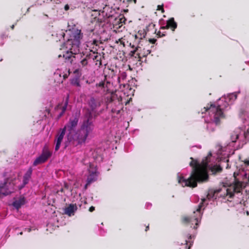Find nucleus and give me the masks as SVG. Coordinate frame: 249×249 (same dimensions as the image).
<instances>
[{"label":"nucleus","instance_id":"1","mask_svg":"<svg viewBox=\"0 0 249 249\" xmlns=\"http://www.w3.org/2000/svg\"><path fill=\"white\" fill-rule=\"evenodd\" d=\"M212 153L209 152L208 156L203 159L201 163L192 157L189 165L192 167V170L189 178H185L182 176L178 178V182L183 187H189L195 188L197 185V183L206 182L209 179L208 173V164L210 162Z\"/></svg>","mask_w":249,"mask_h":249},{"label":"nucleus","instance_id":"2","mask_svg":"<svg viewBox=\"0 0 249 249\" xmlns=\"http://www.w3.org/2000/svg\"><path fill=\"white\" fill-rule=\"evenodd\" d=\"M83 37L81 30L73 29L71 31L70 38L68 39L65 45L69 50L64 52L63 54H59L58 58L63 57L65 62L72 64L76 57L80 56V54L76 55V52H78L80 40Z\"/></svg>","mask_w":249,"mask_h":249},{"label":"nucleus","instance_id":"3","mask_svg":"<svg viewBox=\"0 0 249 249\" xmlns=\"http://www.w3.org/2000/svg\"><path fill=\"white\" fill-rule=\"evenodd\" d=\"M88 136L79 129L77 133L74 132L72 135L71 133L67 135V141L66 143L68 142L73 146H76L85 143Z\"/></svg>","mask_w":249,"mask_h":249},{"label":"nucleus","instance_id":"4","mask_svg":"<svg viewBox=\"0 0 249 249\" xmlns=\"http://www.w3.org/2000/svg\"><path fill=\"white\" fill-rule=\"evenodd\" d=\"M206 112L213 114V122L215 125H219L220 124V119L224 118L223 112L219 106H215L213 104H208L204 107V111H202V113Z\"/></svg>","mask_w":249,"mask_h":249},{"label":"nucleus","instance_id":"5","mask_svg":"<svg viewBox=\"0 0 249 249\" xmlns=\"http://www.w3.org/2000/svg\"><path fill=\"white\" fill-rule=\"evenodd\" d=\"M108 103H112L116 107H112L111 109V112L113 113H116L117 114H120L121 110L123 109V106L122 103V96L119 94V93H112L111 96L107 99Z\"/></svg>","mask_w":249,"mask_h":249},{"label":"nucleus","instance_id":"6","mask_svg":"<svg viewBox=\"0 0 249 249\" xmlns=\"http://www.w3.org/2000/svg\"><path fill=\"white\" fill-rule=\"evenodd\" d=\"M15 179V178L10 179L7 178L3 183L0 184V197L2 196H7L14 192L15 190L14 181Z\"/></svg>","mask_w":249,"mask_h":249},{"label":"nucleus","instance_id":"7","mask_svg":"<svg viewBox=\"0 0 249 249\" xmlns=\"http://www.w3.org/2000/svg\"><path fill=\"white\" fill-rule=\"evenodd\" d=\"M203 203L200 204L196 211L194 212L193 215L192 216H185L182 218V222L185 224L195 222L196 225H198V220L201 217V209Z\"/></svg>","mask_w":249,"mask_h":249},{"label":"nucleus","instance_id":"8","mask_svg":"<svg viewBox=\"0 0 249 249\" xmlns=\"http://www.w3.org/2000/svg\"><path fill=\"white\" fill-rule=\"evenodd\" d=\"M52 153L47 147L43 149L41 154L37 157L34 161L33 165L36 166L38 164L44 163L51 156Z\"/></svg>","mask_w":249,"mask_h":249},{"label":"nucleus","instance_id":"9","mask_svg":"<svg viewBox=\"0 0 249 249\" xmlns=\"http://www.w3.org/2000/svg\"><path fill=\"white\" fill-rule=\"evenodd\" d=\"M92 116L90 113L88 118L83 121L80 129L85 132L88 135L91 133L94 128V125L91 121Z\"/></svg>","mask_w":249,"mask_h":249},{"label":"nucleus","instance_id":"10","mask_svg":"<svg viewBox=\"0 0 249 249\" xmlns=\"http://www.w3.org/2000/svg\"><path fill=\"white\" fill-rule=\"evenodd\" d=\"M79 119L77 117L75 116L74 117L70 118L69 122L65 125L63 129H65V131L67 130L68 133H70L72 135L75 132V128L77 125Z\"/></svg>","mask_w":249,"mask_h":249},{"label":"nucleus","instance_id":"11","mask_svg":"<svg viewBox=\"0 0 249 249\" xmlns=\"http://www.w3.org/2000/svg\"><path fill=\"white\" fill-rule=\"evenodd\" d=\"M242 186L239 182L235 183L232 186H231L229 188H227L226 196H229L230 198H232L234 193H240L242 190Z\"/></svg>","mask_w":249,"mask_h":249},{"label":"nucleus","instance_id":"12","mask_svg":"<svg viewBox=\"0 0 249 249\" xmlns=\"http://www.w3.org/2000/svg\"><path fill=\"white\" fill-rule=\"evenodd\" d=\"M66 131L65 129H60L57 132V133L55 136V142H56L55 146V150L57 151L60 146L61 143L63 139L64 136L65 134Z\"/></svg>","mask_w":249,"mask_h":249},{"label":"nucleus","instance_id":"13","mask_svg":"<svg viewBox=\"0 0 249 249\" xmlns=\"http://www.w3.org/2000/svg\"><path fill=\"white\" fill-rule=\"evenodd\" d=\"M68 101L69 96H68L63 105H62V104H59L55 107L54 109L55 111H57L59 109L61 110V112L59 113L57 117L58 119L61 118L66 111L68 104Z\"/></svg>","mask_w":249,"mask_h":249},{"label":"nucleus","instance_id":"14","mask_svg":"<svg viewBox=\"0 0 249 249\" xmlns=\"http://www.w3.org/2000/svg\"><path fill=\"white\" fill-rule=\"evenodd\" d=\"M77 54H80L81 55L80 56H78V57H76L74 60V62L72 63H75V60L76 59H80V64L79 66H82L83 67H85L87 66L88 64V60L90 58V56H91V54L90 53L87 54L85 57H83L82 54L78 53L77 52H76V55Z\"/></svg>","mask_w":249,"mask_h":249},{"label":"nucleus","instance_id":"15","mask_svg":"<svg viewBox=\"0 0 249 249\" xmlns=\"http://www.w3.org/2000/svg\"><path fill=\"white\" fill-rule=\"evenodd\" d=\"M177 28V23L175 22L174 18H171L167 20L166 25L165 26H161L160 29H170L172 31H174Z\"/></svg>","mask_w":249,"mask_h":249},{"label":"nucleus","instance_id":"16","mask_svg":"<svg viewBox=\"0 0 249 249\" xmlns=\"http://www.w3.org/2000/svg\"><path fill=\"white\" fill-rule=\"evenodd\" d=\"M32 172L33 169L31 167H30L29 168L26 173L24 175L23 178V184L21 186L19 187V189H21L25 186V185L28 183L29 180L31 178Z\"/></svg>","mask_w":249,"mask_h":249},{"label":"nucleus","instance_id":"17","mask_svg":"<svg viewBox=\"0 0 249 249\" xmlns=\"http://www.w3.org/2000/svg\"><path fill=\"white\" fill-rule=\"evenodd\" d=\"M88 105L92 111L100 106V103L99 100L94 98L93 97H90L88 102Z\"/></svg>","mask_w":249,"mask_h":249},{"label":"nucleus","instance_id":"18","mask_svg":"<svg viewBox=\"0 0 249 249\" xmlns=\"http://www.w3.org/2000/svg\"><path fill=\"white\" fill-rule=\"evenodd\" d=\"M222 191L221 188H218L216 189H209L207 197L208 199H210L212 198L216 199L218 194Z\"/></svg>","mask_w":249,"mask_h":249},{"label":"nucleus","instance_id":"19","mask_svg":"<svg viewBox=\"0 0 249 249\" xmlns=\"http://www.w3.org/2000/svg\"><path fill=\"white\" fill-rule=\"evenodd\" d=\"M77 210L76 204H71L64 209V213L69 216L74 214L75 211Z\"/></svg>","mask_w":249,"mask_h":249},{"label":"nucleus","instance_id":"20","mask_svg":"<svg viewBox=\"0 0 249 249\" xmlns=\"http://www.w3.org/2000/svg\"><path fill=\"white\" fill-rule=\"evenodd\" d=\"M241 133V131L238 129L232 131L230 134V139L232 142H235L237 139H239V136Z\"/></svg>","mask_w":249,"mask_h":249},{"label":"nucleus","instance_id":"21","mask_svg":"<svg viewBox=\"0 0 249 249\" xmlns=\"http://www.w3.org/2000/svg\"><path fill=\"white\" fill-rule=\"evenodd\" d=\"M25 203V198L23 196H20L18 199L15 200L13 203V205L17 209Z\"/></svg>","mask_w":249,"mask_h":249},{"label":"nucleus","instance_id":"22","mask_svg":"<svg viewBox=\"0 0 249 249\" xmlns=\"http://www.w3.org/2000/svg\"><path fill=\"white\" fill-rule=\"evenodd\" d=\"M93 53L95 55L92 57V59L95 63V65L100 68L102 65V56L100 54H99L97 53H95V52H94Z\"/></svg>","mask_w":249,"mask_h":249},{"label":"nucleus","instance_id":"23","mask_svg":"<svg viewBox=\"0 0 249 249\" xmlns=\"http://www.w3.org/2000/svg\"><path fill=\"white\" fill-rule=\"evenodd\" d=\"M194 236H193L192 235L188 234L187 235V239L185 240V248L186 249H190L191 247L193 246L194 243V240H192V238H194Z\"/></svg>","mask_w":249,"mask_h":249},{"label":"nucleus","instance_id":"24","mask_svg":"<svg viewBox=\"0 0 249 249\" xmlns=\"http://www.w3.org/2000/svg\"><path fill=\"white\" fill-rule=\"evenodd\" d=\"M151 53V50L149 49L146 50L145 48H144L142 51L137 54V55L138 56V58H139V61H141V59L142 57H146L149 54H150Z\"/></svg>","mask_w":249,"mask_h":249},{"label":"nucleus","instance_id":"25","mask_svg":"<svg viewBox=\"0 0 249 249\" xmlns=\"http://www.w3.org/2000/svg\"><path fill=\"white\" fill-rule=\"evenodd\" d=\"M222 168L219 165H214L211 167L210 170L213 174L216 175L222 171Z\"/></svg>","mask_w":249,"mask_h":249},{"label":"nucleus","instance_id":"26","mask_svg":"<svg viewBox=\"0 0 249 249\" xmlns=\"http://www.w3.org/2000/svg\"><path fill=\"white\" fill-rule=\"evenodd\" d=\"M146 33L147 32L145 30H140L138 32L137 35H135V39L139 38L140 39H142L145 37Z\"/></svg>","mask_w":249,"mask_h":249},{"label":"nucleus","instance_id":"27","mask_svg":"<svg viewBox=\"0 0 249 249\" xmlns=\"http://www.w3.org/2000/svg\"><path fill=\"white\" fill-rule=\"evenodd\" d=\"M96 179V175L95 172H92L90 174L87 178V181H88V184H90L92 182L95 181Z\"/></svg>","mask_w":249,"mask_h":249},{"label":"nucleus","instance_id":"28","mask_svg":"<svg viewBox=\"0 0 249 249\" xmlns=\"http://www.w3.org/2000/svg\"><path fill=\"white\" fill-rule=\"evenodd\" d=\"M71 84L72 85L77 87H80V81H79V78L77 77H76L72 78L71 80Z\"/></svg>","mask_w":249,"mask_h":249},{"label":"nucleus","instance_id":"29","mask_svg":"<svg viewBox=\"0 0 249 249\" xmlns=\"http://www.w3.org/2000/svg\"><path fill=\"white\" fill-rule=\"evenodd\" d=\"M155 24L153 23H150L148 26L146 27L145 30L146 32H149L150 30H154V33H156L157 30L155 29Z\"/></svg>","mask_w":249,"mask_h":249},{"label":"nucleus","instance_id":"30","mask_svg":"<svg viewBox=\"0 0 249 249\" xmlns=\"http://www.w3.org/2000/svg\"><path fill=\"white\" fill-rule=\"evenodd\" d=\"M207 129L211 132H213L215 131V127L213 123H210L207 124Z\"/></svg>","mask_w":249,"mask_h":249},{"label":"nucleus","instance_id":"31","mask_svg":"<svg viewBox=\"0 0 249 249\" xmlns=\"http://www.w3.org/2000/svg\"><path fill=\"white\" fill-rule=\"evenodd\" d=\"M127 74L125 72H122L118 76L117 80L119 83L121 82V79L124 80L126 77Z\"/></svg>","mask_w":249,"mask_h":249},{"label":"nucleus","instance_id":"32","mask_svg":"<svg viewBox=\"0 0 249 249\" xmlns=\"http://www.w3.org/2000/svg\"><path fill=\"white\" fill-rule=\"evenodd\" d=\"M165 33H161L160 31L158 32L157 33V36L158 37H161L165 36Z\"/></svg>","mask_w":249,"mask_h":249},{"label":"nucleus","instance_id":"33","mask_svg":"<svg viewBox=\"0 0 249 249\" xmlns=\"http://www.w3.org/2000/svg\"><path fill=\"white\" fill-rule=\"evenodd\" d=\"M139 48V47H137L135 48V49L134 50L130 51V54L131 55V56H133L134 55L136 52L138 50Z\"/></svg>","mask_w":249,"mask_h":249},{"label":"nucleus","instance_id":"34","mask_svg":"<svg viewBox=\"0 0 249 249\" xmlns=\"http://www.w3.org/2000/svg\"><path fill=\"white\" fill-rule=\"evenodd\" d=\"M157 10L161 11V13H163L164 12V10L163 9V5H159L158 6Z\"/></svg>","mask_w":249,"mask_h":249},{"label":"nucleus","instance_id":"35","mask_svg":"<svg viewBox=\"0 0 249 249\" xmlns=\"http://www.w3.org/2000/svg\"><path fill=\"white\" fill-rule=\"evenodd\" d=\"M117 43H120V44L123 45L124 47L125 46L124 42V39L123 38H119L118 40L116 41Z\"/></svg>","mask_w":249,"mask_h":249},{"label":"nucleus","instance_id":"36","mask_svg":"<svg viewBox=\"0 0 249 249\" xmlns=\"http://www.w3.org/2000/svg\"><path fill=\"white\" fill-rule=\"evenodd\" d=\"M101 42L100 40H94L92 42V44L95 45L96 46H99V44H101Z\"/></svg>","mask_w":249,"mask_h":249},{"label":"nucleus","instance_id":"37","mask_svg":"<svg viewBox=\"0 0 249 249\" xmlns=\"http://www.w3.org/2000/svg\"><path fill=\"white\" fill-rule=\"evenodd\" d=\"M96 85L99 87L104 88L105 86V82L104 81H101L99 83L97 84Z\"/></svg>","mask_w":249,"mask_h":249},{"label":"nucleus","instance_id":"38","mask_svg":"<svg viewBox=\"0 0 249 249\" xmlns=\"http://www.w3.org/2000/svg\"><path fill=\"white\" fill-rule=\"evenodd\" d=\"M148 41L149 43L151 44H155V42L157 41V39L155 38H149L148 39Z\"/></svg>","mask_w":249,"mask_h":249},{"label":"nucleus","instance_id":"39","mask_svg":"<svg viewBox=\"0 0 249 249\" xmlns=\"http://www.w3.org/2000/svg\"><path fill=\"white\" fill-rule=\"evenodd\" d=\"M70 70H69L68 71V73L67 74V73H65L63 75V79H67L68 77V76L70 75Z\"/></svg>","mask_w":249,"mask_h":249},{"label":"nucleus","instance_id":"40","mask_svg":"<svg viewBox=\"0 0 249 249\" xmlns=\"http://www.w3.org/2000/svg\"><path fill=\"white\" fill-rule=\"evenodd\" d=\"M59 192L64 193V189L63 188H61L59 190H58L56 192V194H58L59 195Z\"/></svg>","mask_w":249,"mask_h":249},{"label":"nucleus","instance_id":"41","mask_svg":"<svg viewBox=\"0 0 249 249\" xmlns=\"http://www.w3.org/2000/svg\"><path fill=\"white\" fill-rule=\"evenodd\" d=\"M126 1H127L128 3H132V2H133L134 4H136V2H137V0H126Z\"/></svg>","mask_w":249,"mask_h":249},{"label":"nucleus","instance_id":"42","mask_svg":"<svg viewBox=\"0 0 249 249\" xmlns=\"http://www.w3.org/2000/svg\"><path fill=\"white\" fill-rule=\"evenodd\" d=\"M94 210H95V207H93V206H91L90 207H89V211L90 212H93Z\"/></svg>","mask_w":249,"mask_h":249},{"label":"nucleus","instance_id":"43","mask_svg":"<svg viewBox=\"0 0 249 249\" xmlns=\"http://www.w3.org/2000/svg\"><path fill=\"white\" fill-rule=\"evenodd\" d=\"M69 8H70V7L68 4H66L65 5V6H64L65 10L68 11L69 9Z\"/></svg>","mask_w":249,"mask_h":249},{"label":"nucleus","instance_id":"44","mask_svg":"<svg viewBox=\"0 0 249 249\" xmlns=\"http://www.w3.org/2000/svg\"><path fill=\"white\" fill-rule=\"evenodd\" d=\"M74 74H79V69H76V70L74 71Z\"/></svg>","mask_w":249,"mask_h":249},{"label":"nucleus","instance_id":"45","mask_svg":"<svg viewBox=\"0 0 249 249\" xmlns=\"http://www.w3.org/2000/svg\"><path fill=\"white\" fill-rule=\"evenodd\" d=\"M120 22L121 23L122 22H124L125 20V19L124 18H121L120 19Z\"/></svg>","mask_w":249,"mask_h":249},{"label":"nucleus","instance_id":"46","mask_svg":"<svg viewBox=\"0 0 249 249\" xmlns=\"http://www.w3.org/2000/svg\"><path fill=\"white\" fill-rule=\"evenodd\" d=\"M244 163H245L246 165H249V160H245V161H244Z\"/></svg>","mask_w":249,"mask_h":249},{"label":"nucleus","instance_id":"47","mask_svg":"<svg viewBox=\"0 0 249 249\" xmlns=\"http://www.w3.org/2000/svg\"><path fill=\"white\" fill-rule=\"evenodd\" d=\"M64 187L65 188H66V189H69V185L67 183H65L64 184Z\"/></svg>","mask_w":249,"mask_h":249},{"label":"nucleus","instance_id":"48","mask_svg":"<svg viewBox=\"0 0 249 249\" xmlns=\"http://www.w3.org/2000/svg\"><path fill=\"white\" fill-rule=\"evenodd\" d=\"M149 225H148L147 226H146V228H145V231H147L148 230H149Z\"/></svg>","mask_w":249,"mask_h":249},{"label":"nucleus","instance_id":"49","mask_svg":"<svg viewBox=\"0 0 249 249\" xmlns=\"http://www.w3.org/2000/svg\"><path fill=\"white\" fill-rule=\"evenodd\" d=\"M129 46H130L132 48H134V49H135V48H136L134 45H131V43L129 44Z\"/></svg>","mask_w":249,"mask_h":249},{"label":"nucleus","instance_id":"50","mask_svg":"<svg viewBox=\"0 0 249 249\" xmlns=\"http://www.w3.org/2000/svg\"><path fill=\"white\" fill-rule=\"evenodd\" d=\"M109 70H110V71H111V72L112 75V76H113V75L114 74V70H111L110 69Z\"/></svg>","mask_w":249,"mask_h":249},{"label":"nucleus","instance_id":"51","mask_svg":"<svg viewBox=\"0 0 249 249\" xmlns=\"http://www.w3.org/2000/svg\"><path fill=\"white\" fill-rule=\"evenodd\" d=\"M89 184H88V181H87V183L85 185V188L86 189L87 188V186L89 185Z\"/></svg>","mask_w":249,"mask_h":249},{"label":"nucleus","instance_id":"52","mask_svg":"<svg viewBox=\"0 0 249 249\" xmlns=\"http://www.w3.org/2000/svg\"><path fill=\"white\" fill-rule=\"evenodd\" d=\"M14 27H15L14 25H12L11 26V29H14Z\"/></svg>","mask_w":249,"mask_h":249},{"label":"nucleus","instance_id":"53","mask_svg":"<svg viewBox=\"0 0 249 249\" xmlns=\"http://www.w3.org/2000/svg\"><path fill=\"white\" fill-rule=\"evenodd\" d=\"M46 111H47L48 113H50V110L49 109H46Z\"/></svg>","mask_w":249,"mask_h":249},{"label":"nucleus","instance_id":"54","mask_svg":"<svg viewBox=\"0 0 249 249\" xmlns=\"http://www.w3.org/2000/svg\"><path fill=\"white\" fill-rule=\"evenodd\" d=\"M243 135H244V137L245 138L246 137V134H245V133H244Z\"/></svg>","mask_w":249,"mask_h":249},{"label":"nucleus","instance_id":"55","mask_svg":"<svg viewBox=\"0 0 249 249\" xmlns=\"http://www.w3.org/2000/svg\"><path fill=\"white\" fill-rule=\"evenodd\" d=\"M193 228H194V229H196V228H197V227H196V226H194Z\"/></svg>","mask_w":249,"mask_h":249},{"label":"nucleus","instance_id":"56","mask_svg":"<svg viewBox=\"0 0 249 249\" xmlns=\"http://www.w3.org/2000/svg\"><path fill=\"white\" fill-rule=\"evenodd\" d=\"M20 234L22 235V232H20Z\"/></svg>","mask_w":249,"mask_h":249},{"label":"nucleus","instance_id":"57","mask_svg":"<svg viewBox=\"0 0 249 249\" xmlns=\"http://www.w3.org/2000/svg\"><path fill=\"white\" fill-rule=\"evenodd\" d=\"M128 102H126V103H125V105H127Z\"/></svg>","mask_w":249,"mask_h":249}]
</instances>
